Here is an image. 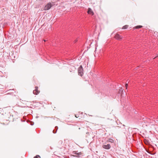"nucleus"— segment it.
Returning a JSON list of instances; mask_svg holds the SVG:
<instances>
[{
	"label": "nucleus",
	"mask_w": 158,
	"mask_h": 158,
	"mask_svg": "<svg viewBox=\"0 0 158 158\" xmlns=\"http://www.w3.org/2000/svg\"><path fill=\"white\" fill-rule=\"evenodd\" d=\"M107 142H110L111 143H112L114 142V140L113 139H109L107 141Z\"/></svg>",
	"instance_id": "f8f14e48"
},
{
	"label": "nucleus",
	"mask_w": 158,
	"mask_h": 158,
	"mask_svg": "<svg viewBox=\"0 0 158 158\" xmlns=\"http://www.w3.org/2000/svg\"><path fill=\"white\" fill-rule=\"evenodd\" d=\"M111 146L110 144H107L106 145H104L102 146V147L106 149H109L111 148Z\"/></svg>",
	"instance_id": "6e6552de"
},
{
	"label": "nucleus",
	"mask_w": 158,
	"mask_h": 158,
	"mask_svg": "<svg viewBox=\"0 0 158 158\" xmlns=\"http://www.w3.org/2000/svg\"><path fill=\"white\" fill-rule=\"evenodd\" d=\"M128 84H126L125 85V86L126 88V89H127Z\"/></svg>",
	"instance_id": "2eb2a0df"
},
{
	"label": "nucleus",
	"mask_w": 158,
	"mask_h": 158,
	"mask_svg": "<svg viewBox=\"0 0 158 158\" xmlns=\"http://www.w3.org/2000/svg\"><path fill=\"white\" fill-rule=\"evenodd\" d=\"M75 117H76V118H78V117L77 116V115H75Z\"/></svg>",
	"instance_id": "dca6fc26"
},
{
	"label": "nucleus",
	"mask_w": 158,
	"mask_h": 158,
	"mask_svg": "<svg viewBox=\"0 0 158 158\" xmlns=\"http://www.w3.org/2000/svg\"><path fill=\"white\" fill-rule=\"evenodd\" d=\"M64 142L62 140H60L59 141L57 144L58 147L60 149L63 148H65L64 145Z\"/></svg>",
	"instance_id": "f03ea898"
},
{
	"label": "nucleus",
	"mask_w": 158,
	"mask_h": 158,
	"mask_svg": "<svg viewBox=\"0 0 158 158\" xmlns=\"http://www.w3.org/2000/svg\"><path fill=\"white\" fill-rule=\"evenodd\" d=\"M55 129L56 130V131H55V130H54L53 131V132L55 134L56 133V131H57V130L58 129V127L57 126H56L55 127Z\"/></svg>",
	"instance_id": "9d476101"
},
{
	"label": "nucleus",
	"mask_w": 158,
	"mask_h": 158,
	"mask_svg": "<svg viewBox=\"0 0 158 158\" xmlns=\"http://www.w3.org/2000/svg\"><path fill=\"white\" fill-rule=\"evenodd\" d=\"M52 6V4L51 3H48L44 7V10H48Z\"/></svg>",
	"instance_id": "39448f33"
},
{
	"label": "nucleus",
	"mask_w": 158,
	"mask_h": 158,
	"mask_svg": "<svg viewBox=\"0 0 158 158\" xmlns=\"http://www.w3.org/2000/svg\"><path fill=\"white\" fill-rule=\"evenodd\" d=\"M87 13L91 15H93L94 14V12H93L92 10L90 8H89L88 9Z\"/></svg>",
	"instance_id": "1a4fd4ad"
},
{
	"label": "nucleus",
	"mask_w": 158,
	"mask_h": 158,
	"mask_svg": "<svg viewBox=\"0 0 158 158\" xmlns=\"http://www.w3.org/2000/svg\"><path fill=\"white\" fill-rule=\"evenodd\" d=\"M38 87L37 86L35 87V89L33 91V93L35 95H37L40 92V91L38 90Z\"/></svg>",
	"instance_id": "423d86ee"
},
{
	"label": "nucleus",
	"mask_w": 158,
	"mask_h": 158,
	"mask_svg": "<svg viewBox=\"0 0 158 158\" xmlns=\"http://www.w3.org/2000/svg\"><path fill=\"white\" fill-rule=\"evenodd\" d=\"M34 158H40V156L37 155L36 156H35Z\"/></svg>",
	"instance_id": "4468645a"
},
{
	"label": "nucleus",
	"mask_w": 158,
	"mask_h": 158,
	"mask_svg": "<svg viewBox=\"0 0 158 158\" xmlns=\"http://www.w3.org/2000/svg\"><path fill=\"white\" fill-rule=\"evenodd\" d=\"M142 27V26L139 25V26H136L134 27V29H139L141 28Z\"/></svg>",
	"instance_id": "9b49d317"
},
{
	"label": "nucleus",
	"mask_w": 158,
	"mask_h": 158,
	"mask_svg": "<svg viewBox=\"0 0 158 158\" xmlns=\"http://www.w3.org/2000/svg\"><path fill=\"white\" fill-rule=\"evenodd\" d=\"M114 38L117 40H120L122 39L123 37L121 36L119 34L117 33L115 35Z\"/></svg>",
	"instance_id": "0eeeda50"
},
{
	"label": "nucleus",
	"mask_w": 158,
	"mask_h": 158,
	"mask_svg": "<svg viewBox=\"0 0 158 158\" xmlns=\"http://www.w3.org/2000/svg\"><path fill=\"white\" fill-rule=\"evenodd\" d=\"M4 115L6 120L9 121H14L15 118L13 115H11L9 110L7 108H5L4 110Z\"/></svg>",
	"instance_id": "f257e3e1"
},
{
	"label": "nucleus",
	"mask_w": 158,
	"mask_h": 158,
	"mask_svg": "<svg viewBox=\"0 0 158 158\" xmlns=\"http://www.w3.org/2000/svg\"><path fill=\"white\" fill-rule=\"evenodd\" d=\"M72 153L74 154H75V155H73L72 156L76 157H79L80 156L83 154V153L82 152H77V151H73Z\"/></svg>",
	"instance_id": "20e7f679"
},
{
	"label": "nucleus",
	"mask_w": 158,
	"mask_h": 158,
	"mask_svg": "<svg viewBox=\"0 0 158 158\" xmlns=\"http://www.w3.org/2000/svg\"><path fill=\"white\" fill-rule=\"evenodd\" d=\"M78 74L79 75L82 76L83 74V69L82 66L80 65L78 69Z\"/></svg>",
	"instance_id": "7ed1b4c3"
},
{
	"label": "nucleus",
	"mask_w": 158,
	"mask_h": 158,
	"mask_svg": "<svg viewBox=\"0 0 158 158\" xmlns=\"http://www.w3.org/2000/svg\"><path fill=\"white\" fill-rule=\"evenodd\" d=\"M128 25H125L122 28L123 29H126L128 28Z\"/></svg>",
	"instance_id": "ddd939ff"
}]
</instances>
